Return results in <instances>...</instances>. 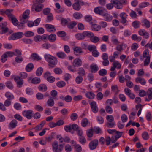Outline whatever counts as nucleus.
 I'll return each instance as SVG.
<instances>
[{
  "label": "nucleus",
  "instance_id": "28",
  "mask_svg": "<svg viewBox=\"0 0 152 152\" xmlns=\"http://www.w3.org/2000/svg\"><path fill=\"white\" fill-rule=\"evenodd\" d=\"M142 26L148 28L150 26V23L149 21L147 19H144L142 21Z\"/></svg>",
  "mask_w": 152,
  "mask_h": 152
},
{
  "label": "nucleus",
  "instance_id": "54",
  "mask_svg": "<svg viewBox=\"0 0 152 152\" xmlns=\"http://www.w3.org/2000/svg\"><path fill=\"white\" fill-rule=\"evenodd\" d=\"M53 20V16L51 13L47 16L46 22L47 23L51 22Z\"/></svg>",
  "mask_w": 152,
  "mask_h": 152
},
{
  "label": "nucleus",
  "instance_id": "57",
  "mask_svg": "<svg viewBox=\"0 0 152 152\" xmlns=\"http://www.w3.org/2000/svg\"><path fill=\"white\" fill-rule=\"evenodd\" d=\"M54 137V134L53 133H52L50 135L45 137V139L46 141L48 142H50Z\"/></svg>",
  "mask_w": 152,
  "mask_h": 152
},
{
  "label": "nucleus",
  "instance_id": "36",
  "mask_svg": "<svg viewBox=\"0 0 152 152\" xmlns=\"http://www.w3.org/2000/svg\"><path fill=\"white\" fill-rule=\"evenodd\" d=\"M47 104L49 107H53L54 105V101L51 97L47 101Z\"/></svg>",
  "mask_w": 152,
  "mask_h": 152
},
{
  "label": "nucleus",
  "instance_id": "61",
  "mask_svg": "<svg viewBox=\"0 0 152 152\" xmlns=\"http://www.w3.org/2000/svg\"><path fill=\"white\" fill-rule=\"evenodd\" d=\"M106 119L107 121V122H111L114 121V118L111 115H108L106 117Z\"/></svg>",
  "mask_w": 152,
  "mask_h": 152
},
{
  "label": "nucleus",
  "instance_id": "44",
  "mask_svg": "<svg viewBox=\"0 0 152 152\" xmlns=\"http://www.w3.org/2000/svg\"><path fill=\"white\" fill-rule=\"evenodd\" d=\"M34 34V33L31 31H28L26 32L24 34V35L26 37H30L33 36Z\"/></svg>",
  "mask_w": 152,
  "mask_h": 152
},
{
  "label": "nucleus",
  "instance_id": "45",
  "mask_svg": "<svg viewBox=\"0 0 152 152\" xmlns=\"http://www.w3.org/2000/svg\"><path fill=\"white\" fill-rule=\"evenodd\" d=\"M94 131L92 129H89L87 130L86 134L88 137H91L93 134Z\"/></svg>",
  "mask_w": 152,
  "mask_h": 152
},
{
  "label": "nucleus",
  "instance_id": "43",
  "mask_svg": "<svg viewBox=\"0 0 152 152\" xmlns=\"http://www.w3.org/2000/svg\"><path fill=\"white\" fill-rule=\"evenodd\" d=\"M88 120L86 118L83 119L81 122V124L82 126L85 127L87 126L88 123Z\"/></svg>",
  "mask_w": 152,
  "mask_h": 152
},
{
  "label": "nucleus",
  "instance_id": "51",
  "mask_svg": "<svg viewBox=\"0 0 152 152\" xmlns=\"http://www.w3.org/2000/svg\"><path fill=\"white\" fill-rule=\"evenodd\" d=\"M94 132L96 134L102 133V131L99 127H94L93 129Z\"/></svg>",
  "mask_w": 152,
  "mask_h": 152
},
{
  "label": "nucleus",
  "instance_id": "20",
  "mask_svg": "<svg viewBox=\"0 0 152 152\" xmlns=\"http://www.w3.org/2000/svg\"><path fill=\"white\" fill-rule=\"evenodd\" d=\"M82 64V61L80 58H76L74 60L72 64L74 66L79 67L81 66Z\"/></svg>",
  "mask_w": 152,
  "mask_h": 152
},
{
  "label": "nucleus",
  "instance_id": "14",
  "mask_svg": "<svg viewBox=\"0 0 152 152\" xmlns=\"http://www.w3.org/2000/svg\"><path fill=\"white\" fill-rule=\"evenodd\" d=\"M30 11L29 10H25L23 13L22 17L20 20L23 21H26L27 22L28 20V19Z\"/></svg>",
  "mask_w": 152,
  "mask_h": 152
},
{
  "label": "nucleus",
  "instance_id": "34",
  "mask_svg": "<svg viewBox=\"0 0 152 152\" xmlns=\"http://www.w3.org/2000/svg\"><path fill=\"white\" fill-rule=\"evenodd\" d=\"M41 82V80L39 78L35 77L33 78L31 80V83L34 84H38Z\"/></svg>",
  "mask_w": 152,
  "mask_h": 152
},
{
  "label": "nucleus",
  "instance_id": "21",
  "mask_svg": "<svg viewBox=\"0 0 152 152\" xmlns=\"http://www.w3.org/2000/svg\"><path fill=\"white\" fill-rule=\"evenodd\" d=\"M91 71L92 73H95L99 70V68L97 65L92 64L90 66Z\"/></svg>",
  "mask_w": 152,
  "mask_h": 152
},
{
  "label": "nucleus",
  "instance_id": "31",
  "mask_svg": "<svg viewBox=\"0 0 152 152\" xmlns=\"http://www.w3.org/2000/svg\"><path fill=\"white\" fill-rule=\"evenodd\" d=\"M34 68V65L32 63L28 64L26 66L25 70L27 72H30L32 71Z\"/></svg>",
  "mask_w": 152,
  "mask_h": 152
},
{
  "label": "nucleus",
  "instance_id": "58",
  "mask_svg": "<svg viewBox=\"0 0 152 152\" xmlns=\"http://www.w3.org/2000/svg\"><path fill=\"white\" fill-rule=\"evenodd\" d=\"M140 23L139 21H135L132 23V25L134 28H137L139 27Z\"/></svg>",
  "mask_w": 152,
  "mask_h": 152
},
{
  "label": "nucleus",
  "instance_id": "27",
  "mask_svg": "<svg viewBox=\"0 0 152 152\" xmlns=\"http://www.w3.org/2000/svg\"><path fill=\"white\" fill-rule=\"evenodd\" d=\"M30 58L34 60L37 61L41 60V58L39 55L35 53H33L31 55Z\"/></svg>",
  "mask_w": 152,
  "mask_h": 152
},
{
  "label": "nucleus",
  "instance_id": "53",
  "mask_svg": "<svg viewBox=\"0 0 152 152\" xmlns=\"http://www.w3.org/2000/svg\"><path fill=\"white\" fill-rule=\"evenodd\" d=\"M96 120L98 123L100 124H102L104 122L103 118L101 116H97L96 117Z\"/></svg>",
  "mask_w": 152,
  "mask_h": 152
},
{
  "label": "nucleus",
  "instance_id": "30",
  "mask_svg": "<svg viewBox=\"0 0 152 152\" xmlns=\"http://www.w3.org/2000/svg\"><path fill=\"white\" fill-rule=\"evenodd\" d=\"M38 89L40 91L45 92L47 90V87L45 84H41L39 86Z\"/></svg>",
  "mask_w": 152,
  "mask_h": 152
},
{
  "label": "nucleus",
  "instance_id": "38",
  "mask_svg": "<svg viewBox=\"0 0 152 152\" xmlns=\"http://www.w3.org/2000/svg\"><path fill=\"white\" fill-rule=\"evenodd\" d=\"M90 39L92 42L96 43L100 40V38L94 35L93 36H92Z\"/></svg>",
  "mask_w": 152,
  "mask_h": 152
},
{
  "label": "nucleus",
  "instance_id": "11",
  "mask_svg": "<svg viewBox=\"0 0 152 152\" xmlns=\"http://www.w3.org/2000/svg\"><path fill=\"white\" fill-rule=\"evenodd\" d=\"M104 18V20L107 22H110L113 19V16L110 14L108 13L107 10L102 15Z\"/></svg>",
  "mask_w": 152,
  "mask_h": 152
},
{
  "label": "nucleus",
  "instance_id": "6",
  "mask_svg": "<svg viewBox=\"0 0 152 152\" xmlns=\"http://www.w3.org/2000/svg\"><path fill=\"white\" fill-rule=\"evenodd\" d=\"M24 35V34L21 32L15 33L11 35L8 38L9 40H15L21 38Z\"/></svg>",
  "mask_w": 152,
  "mask_h": 152
},
{
  "label": "nucleus",
  "instance_id": "2",
  "mask_svg": "<svg viewBox=\"0 0 152 152\" xmlns=\"http://www.w3.org/2000/svg\"><path fill=\"white\" fill-rule=\"evenodd\" d=\"M45 59L48 63V65L50 68H53L57 64V60L56 58L51 55L45 54L44 55Z\"/></svg>",
  "mask_w": 152,
  "mask_h": 152
},
{
  "label": "nucleus",
  "instance_id": "17",
  "mask_svg": "<svg viewBox=\"0 0 152 152\" xmlns=\"http://www.w3.org/2000/svg\"><path fill=\"white\" fill-rule=\"evenodd\" d=\"M127 46L126 44L121 42L116 47V50L119 52H121L126 49Z\"/></svg>",
  "mask_w": 152,
  "mask_h": 152
},
{
  "label": "nucleus",
  "instance_id": "60",
  "mask_svg": "<svg viewBox=\"0 0 152 152\" xmlns=\"http://www.w3.org/2000/svg\"><path fill=\"white\" fill-rule=\"evenodd\" d=\"M98 145V143H89V147L91 150H93L96 148Z\"/></svg>",
  "mask_w": 152,
  "mask_h": 152
},
{
  "label": "nucleus",
  "instance_id": "63",
  "mask_svg": "<svg viewBox=\"0 0 152 152\" xmlns=\"http://www.w3.org/2000/svg\"><path fill=\"white\" fill-rule=\"evenodd\" d=\"M83 80V78L81 76H77L75 79V81L77 84L81 83Z\"/></svg>",
  "mask_w": 152,
  "mask_h": 152
},
{
  "label": "nucleus",
  "instance_id": "64",
  "mask_svg": "<svg viewBox=\"0 0 152 152\" xmlns=\"http://www.w3.org/2000/svg\"><path fill=\"white\" fill-rule=\"evenodd\" d=\"M74 146L75 148L76 151L77 152H80L82 151V148L81 146L79 144H75Z\"/></svg>",
  "mask_w": 152,
  "mask_h": 152
},
{
  "label": "nucleus",
  "instance_id": "5",
  "mask_svg": "<svg viewBox=\"0 0 152 152\" xmlns=\"http://www.w3.org/2000/svg\"><path fill=\"white\" fill-rule=\"evenodd\" d=\"M64 145V144L53 143L52 145L53 150L55 152H61Z\"/></svg>",
  "mask_w": 152,
  "mask_h": 152
},
{
  "label": "nucleus",
  "instance_id": "55",
  "mask_svg": "<svg viewBox=\"0 0 152 152\" xmlns=\"http://www.w3.org/2000/svg\"><path fill=\"white\" fill-rule=\"evenodd\" d=\"M36 97L38 100H42L44 98V95L41 93L38 92L36 94Z\"/></svg>",
  "mask_w": 152,
  "mask_h": 152
},
{
  "label": "nucleus",
  "instance_id": "3",
  "mask_svg": "<svg viewBox=\"0 0 152 152\" xmlns=\"http://www.w3.org/2000/svg\"><path fill=\"white\" fill-rule=\"evenodd\" d=\"M118 133L116 135H113L111 138L109 136L106 137V142H115L117 140L120 138L122 135L123 132H117Z\"/></svg>",
  "mask_w": 152,
  "mask_h": 152
},
{
  "label": "nucleus",
  "instance_id": "49",
  "mask_svg": "<svg viewBox=\"0 0 152 152\" xmlns=\"http://www.w3.org/2000/svg\"><path fill=\"white\" fill-rule=\"evenodd\" d=\"M115 125V123L114 121L111 122H107L105 125L107 127L112 128Z\"/></svg>",
  "mask_w": 152,
  "mask_h": 152
},
{
  "label": "nucleus",
  "instance_id": "23",
  "mask_svg": "<svg viewBox=\"0 0 152 152\" xmlns=\"http://www.w3.org/2000/svg\"><path fill=\"white\" fill-rule=\"evenodd\" d=\"M135 81L136 83H139L142 85H145L146 83L145 80L144 78L140 77L136 78Z\"/></svg>",
  "mask_w": 152,
  "mask_h": 152
},
{
  "label": "nucleus",
  "instance_id": "18",
  "mask_svg": "<svg viewBox=\"0 0 152 152\" xmlns=\"http://www.w3.org/2000/svg\"><path fill=\"white\" fill-rule=\"evenodd\" d=\"M89 24L91 26V29L92 31H97L100 30L101 28L99 25L93 24V22L90 23Z\"/></svg>",
  "mask_w": 152,
  "mask_h": 152
},
{
  "label": "nucleus",
  "instance_id": "37",
  "mask_svg": "<svg viewBox=\"0 0 152 152\" xmlns=\"http://www.w3.org/2000/svg\"><path fill=\"white\" fill-rule=\"evenodd\" d=\"M131 39L132 40H136L139 42L142 39V38L140 37L137 36L136 34H133L132 35Z\"/></svg>",
  "mask_w": 152,
  "mask_h": 152
},
{
  "label": "nucleus",
  "instance_id": "24",
  "mask_svg": "<svg viewBox=\"0 0 152 152\" xmlns=\"http://www.w3.org/2000/svg\"><path fill=\"white\" fill-rule=\"evenodd\" d=\"M127 15L125 13H121L120 14V16L121 19V22L122 24L125 23L127 21L126 18Z\"/></svg>",
  "mask_w": 152,
  "mask_h": 152
},
{
  "label": "nucleus",
  "instance_id": "41",
  "mask_svg": "<svg viewBox=\"0 0 152 152\" xmlns=\"http://www.w3.org/2000/svg\"><path fill=\"white\" fill-rule=\"evenodd\" d=\"M77 23L75 21H73L69 23L67 25V27L69 29H72L76 25Z\"/></svg>",
  "mask_w": 152,
  "mask_h": 152
},
{
  "label": "nucleus",
  "instance_id": "52",
  "mask_svg": "<svg viewBox=\"0 0 152 152\" xmlns=\"http://www.w3.org/2000/svg\"><path fill=\"white\" fill-rule=\"evenodd\" d=\"M51 45L48 42H45L42 45V48L48 49L51 47Z\"/></svg>",
  "mask_w": 152,
  "mask_h": 152
},
{
  "label": "nucleus",
  "instance_id": "46",
  "mask_svg": "<svg viewBox=\"0 0 152 152\" xmlns=\"http://www.w3.org/2000/svg\"><path fill=\"white\" fill-rule=\"evenodd\" d=\"M78 73L80 76H83L85 75V70L82 67L79 68L78 70Z\"/></svg>",
  "mask_w": 152,
  "mask_h": 152
},
{
  "label": "nucleus",
  "instance_id": "8",
  "mask_svg": "<svg viewBox=\"0 0 152 152\" xmlns=\"http://www.w3.org/2000/svg\"><path fill=\"white\" fill-rule=\"evenodd\" d=\"M57 139L60 142H74L73 140H71L70 137L68 136H65L64 137H62L61 135H58L56 136Z\"/></svg>",
  "mask_w": 152,
  "mask_h": 152
},
{
  "label": "nucleus",
  "instance_id": "56",
  "mask_svg": "<svg viewBox=\"0 0 152 152\" xmlns=\"http://www.w3.org/2000/svg\"><path fill=\"white\" fill-rule=\"evenodd\" d=\"M84 19L87 22L90 23L92 22V18L91 15H87L84 17Z\"/></svg>",
  "mask_w": 152,
  "mask_h": 152
},
{
  "label": "nucleus",
  "instance_id": "25",
  "mask_svg": "<svg viewBox=\"0 0 152 152\" xmlns=\"http://www.w3.org/2000/svg\"><path fill=\"white\" fill-rule=\"evenodd\" d=\"M84 38L88 37L91 38L92 36H93L94 34L91 31H85L83 32Z\"/></svg>",
  "mask_w": 152,
  "mask_h": 152
},
{
  "label": "nucleus",
  "instance_id": "35",
  "mask_svg": "<svg viewBox=\"0 0 152 152\" xmlns=\"http://www.w3.org/2000/svg\"><path fill=\"white\" fill-rule=\"evenodd\" d=\"M44 8V5L41 4H39L37 5L35 9V11L37 12L41 11Z\"/></svg>",
  "mask_w": 152,
  "mask_h": 152
},
{
  "label": "nucleus",
  "instance_id": "39",
  "mask_svg": "<svg viewBox=\"0 0 152 152\" xmlns=\"http://www.w3.org/2000/svg\"><path fill=\"white\" fill-rule=\"evenodd\" d=\"M20 23L19 24L18 23L17 27L19 29H23L24 27V24L26 23V21H23L20 20Z\"/></svg>",
  "mask_w": 152,
  "mask_h": 152
},
{
  "label": "nucleus",
  "instance_id": "13",
  "mask_svg": "<svg viewBox=\"0 0 152 152\" xmlns=\"http://www.w3.org/2000/svg\"><path fill=\"white\" fill-rule=\"evenodd\" d=\"M45 27L46 31L49 32L53 33L56 30L54 26L51 24H46L45 25Z\"/></svg>",
  "mask_w": 152,
  "mask_h": 152
},
{
  "label": "nucleus",
  "instance_id": "42",
  "mask_svg": "<svg viewBox=\"0 0 152 152\" xmlns=\"http://www.w3.org/2000/svg\"><path fill=\"white\" fill-rule=\"evenodd\" d=\"M96 49V47L95 45H89L87 47V49L88 50L91 52L95 50Z\"/></svg>",
  "mask_w": 152,
  "mask_h": 152
},
{
  "label": "nucleus",
  "instance_id": "29",
  "mask_svg": "<svg viewBox=\"0 0 152 152\" xmlns=\"http://www.w3.org/2000/svg\"><path fill=\"white\" fill-rule=\"evenodd\" d=\"M56 35L55 34H51L48 36V40L51 42H53L56 40Z\"/></svg>",
  "mask_w": 152,
  "mask_h": 152
},
{
  "label": "nucleus",
  "instance_id": "10",
  "mask_svg": "<svg viewBox=\"0 0 152 152\" xmlns=\"http://www.w3.org/2000/svg\"><path fill=\"white\" fill-rule=\"evenodd\" d=\"M112 66L111 67L110 71H114L115 68L118 69H120L121 67V64L117 61H114L112 63Z\"/></svg>",
  "mask_w": 152,
  "mask_h": 152
},
{
  "label": "nucleus",
  "instance_id": "4",
  "mask_svg": "<svg viewBox=\"0 0 152 152\" xmlns=\"http://www.w3.org/2000/svg\"><path fill=\"white\" fill-rule=\"evenodd\" d=\"M75 3L73 4L72 7L75 10L79 11L81 8V6L84 5V3L82 0H74Z\"/></svg>",
  "mask_w": 152,
  "mask_h": 152
},
{
  "label": "nucleus",
  "instance_id": "16",
  "mask_svg": "<svg viewBox=\"0 0 152 152\" xmlns=\"http://www.w3.org/2000/svg\"><path fill=\"white\" fill-rule=\"evenodd\" d=\"M8 19L14 25L16 26L18 25V23H19L18 21L15 16L13 14L9 17Z\"/></svg>",
  "mask_w": 152,
  "mask_h": 152
},
{
  "label": "nucleus",
  "instance_id": "33",
  "mask_svg": "<svg viewBox=\"0 0 152 152\" xmlns=\"http://www.w3.org/2000/svg\"><path fill=\"white\" fill-rule=\"evenodd\" d=\"M56 55L58 57L61 59H64L66 57V55L63 52H58L56 53Z\"/></svg>",
  "mask_w": 152,
  "mask_h": 152
},
{
  "label": "nucleus",
  "instance_id": "9",
  "mask_svg": "<svg viewBox=\"0 0 152 152\" xmlns=\"http://www.w3.org/2000/svg\"><path fill=\"white\" fill-rule=\"evenodd\" d=\"M106 10L101 7H96L94 9V12L96 14L102 15L104 13Z\"/></svg>",
  "mask_w": 152,
  "mask_h": 152
},
{
  "label": "nucleus",
  "instance_id": "47",
  "mask_svg": "<svg viewBox=\"0 0 152 152\" xmlns=\"http://www.w3.org/2000/svg\"><path fill=\"white\" fill-rule=\"evenodd\" d=\"M66 85L65 83L63 81H60L56 83V86L59 88H62Z\"/></svg>",
  "mask_w": 152,
  "mask_h": 152
},
{
  "label": "nucleus",
  "instance_id": "1",
  "mask_svg": "<svg viewBox=\"0 0 152 152\" xmlns=\"http://www.w3.org/2000/svg\"><path fill=\"white\" fill-rule=\"evenodd\" d=\"M20 77L17 76L15 77L14 80L16 82L17 87L20 88L23 84V79H25L27 77V74L24 72H21L19 74Z\"/></svg>",
  "mask_w": 152,
  "mask_h": 152
},
{
  "label": "nucleus",
  "instance_id": "32",
  "mask_svg": "<svg viewBox=\"0 0 152 152\" xmlns=\"http://www.w3.org/2000/svg\"><path fill=\"white\" fill-rule=\"evenodd\" d=\"M86 97L90 99H93L95 96V95L92 92H88L86 94Z\"/></svg>",
  "mask_w": 152,
  "mask_h": 152
},
{
  "label": "nucleus",
  "instance_id": "59",
  "mask_svg": "<svg viewBox=\"0 0 152 152\" xmlns=\"http://www.w3.org/2000/svg\"><path fill=\"white\" fill-rule=\"evenodd\" d=\"M43 71V69L41 67H39L37 69L36 71V75L37 76H40Z\"/></svg>",
  "mask_w": 152,
  "mask_h": 152
},
{
  "label": "nucleus",
  "instance_id": "48",
  "mask_svg": "<svg viewBox=\"0 0 152 152\" xmlns=\"http://www.w3.org/2000/svg\"><path fill=\"white\" fill-rule=\"evenodd\" d=\"M145 117L148 121H150L151 120L152 118V115L150 112L148 111L147 112L145 115Z\"/></svg>",
  "mask_w": 152,
  "mask_h": 152
},
{
  "label": "nucleus",
  "instance_id": "26",
  "mask_svg": "<svg viewBox=\"0 0 152 152\" xmlns=\"http://www.w3.org/2000/svg\"><path fill=\"white\" fill-rule=\"evenodd\" d=\"M5 96L7 99L12 100L14 99L13 95L10 92H7L5 94Z\"/></svg>",
  "mask_w": 152,
  "mask_h": 152
},
{
  "label": "nucleus",
  "instance_id": "7",
  "mask_svg": "<svg viewBox=\"0 0 152 152\" xmlns=\"http://www.w3.org/2000/svg\"><path fill=\"white\" fill-rule=\"evenodd\" d=\"M34 112L31 110H25L22 112V115L28 119H31L33 115Z\"/></svg>",
  "mask_w": 152,
  "mask_h": 152
},
{
  "label": "nucleus",
  "instance_id": "50",
  "mask_svg": "<svg viewBox=\"0 0 152 152\" xmlns=\"http://www.w3.org/2000/svg\"><path fill=\"white\" fill-rule=\"evenodd\" d=\"M53 72L56 74L60 75L62 73L63 71L60 68L56 67L54 69Z\"/></svg>",
  "mask_w": 152,
  "mask_h": 152
},
{
  "label": "nucleus",
  "instance_id": "22",
  "mask_svg": "<svg viewBox=\"0 0 152 152\" xmlns=\"http://www.w3.org/2000/svg\"><path fill=\"white\" fill-rule=\"evenodd\" d=\"M73 49L74 53L76 55H78L83 52L81 48L79 47H74L73 48Z\"/></svg>",
  "mask_w": 152,
  "mask_h": 152
},
{
  "label": "nucleus",
  "instance_id": "19",
  "mask_svg": "<svg viewBox=\"0 0 152 152\" xmlns=\"http://www.w3.org/2000/svg\"><path fill=\"white\" fill-rule=\"evenodd\" d=\"M18 122L15 119H13L10 123L8 127L10 129H13L17 126Z\"/></svg>",
  "mask_w": 152,
  "mask_h": 152
},
{
  "label": "nucleus",
  "instance_id": "40",
  "mask_svg": "<svg viewBox=\"0 0 152 152\" xmlns=\"http://www.w3.org/2000/svg\"><path fill=\"white\" fill-rule=\"evenodd\" d=\"M74 18L76 19H81L83 17L82 14L80 12H75L73 15Z\"/></svg>",
  "mask_w": 152,
  "mask_h": 152
},
{
  "label": "nucleus",
  "instance_id": "15",
  "mask_svg": "<svg viewBox=\"0 0 152 152\" xmlns=\"http://www.w3.org/2000/svg\"><path fill=\"white\" fill-rule=\"evenodd\" d=\"M145 98L146 101H149L152 99V88H149L146 92V95Z\"/></svg>",
  "mask_w": 152,
  "mask_h": 152
},
{
  "label": "nucleus",
  "instance_id": "12",
  "mask_svg": "<svg viewBox=\"0 0 152 152\" xmlns=\"http://www.w3.org/2000/svg\"><path fill=\"white\" fill-rule=\"evenodd\" d=\"M92 111L94 113H97L98 111V108L97 106L96 102L94 101L90 103Z\"/></svg>",
  "mask_w": 152,
  "mask_h": 152
},
{
  "label": "nucleus",
  "instance_id": "62",
  "mask_svg": "<svg viewBox=\"0 0 152 152\" xmlns=\"http://www.w3.org/2000/svg\"><path fill=\"white\" fill-rule=\"evenodd\" d=\"M35 110L41 112L43 110V107L37 104L35 105L34 107Z\"/></svg>",
  "mask_w": 152,
  "mask_h": 152
}]
</instances>
